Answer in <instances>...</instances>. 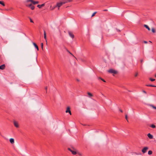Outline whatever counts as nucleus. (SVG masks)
<instances>
[{
  "label": "nucleus",
  "instance_id": "1",
  "mask_svg": "<svg viewBox=\"0 0 156 156\" xmlns=\"http://www.w3.org/2000/svg\"><path fill=\"white\" fill-rule=\"evenodd\" d=\"M108 72L109 73H113L115 74H116L118 73V72L117 71L113 69H109L108 70Z\"/></svg>",
  "mask_w": 156,
  "mask_h": 156
},
{
  "label": "nucleus",
  "instance_id": "2",
  "mask_svg": "<svg viewBox=\"0 0 156 156\" xmlns=\"http://www.w3.org/2000/svg\"><path fill=\"white\" fill-rule=\"evenodd\" d=\"M68 149L69 151L71 152L72 154L73 155H75L77 154L76 151L73 150H75V149L73 148H72V149L70 148H68Z\"/></svg>",
  "mask_w": 156,
  "mask_h": 156
},
{
  "label": "nucleus",
  "instance_id": "3",
  "mask_svg": "<svg viewBox=\"0 0 156 156\" xmlns=\"http://www.w3.org/2000/svg\"><path fill=\"white\" fill-rule=\"evenodd\" d=\"M64 4L63 1L57 3L56 5V7H58V9H59V8L63 4Z\"/></svg>",
  "mask_w": 156,
  "mask_h": 156
},
{
  "label": "nucleus",
  "instance_id": "4",
  "mask_svg": "<svg viewBox=\"0 0 156 156\" xmlns=\"http://www.w3.org/2000/svg\"><path fill=\"white\" fill-rule=\"evenodd\" d=\"M31 2L33 4L35 5L36 4H38L39 3V2L38 1H33V0H27L26 1V3L29 2Z\"/></svg>",
  "mask_w": 156,
  "mask_h": 156
},
{
  "label": "nucleus",
  "instance_id": "5",
  "mask_svg": "<svg viewBox=\"0 0 156 156\" xmlns=\"http://www.w3.org/2000/svg\"><path fill=\"white\" fill-rule=\"evenodd\" d=\"M148 148L147 147H144L142 150V151L143 153H145L147 150H148Z\"/></svg>",
  "mask_w": 156,
  "mask_h": 156
},
{
  "label": "nucleus",
  "instance_id": "6",
  "mask_svg": "<svg viewBox=\"0 0 156 156\" xmlns=\"http://www.w3.org/2000/svg\"><path fill=\"white\" fill-rule=\"evenodd\" d=\"M66 113H69L70 115H71V111L70 110V108L69 107H68L67 108L66 110Z\"/></svg>",
  "mask_w": 156,
  "mask_h": 156
},
{
  "label": "nucleus",
  "instance_id": "7",
  "mask_svg": "<svg viewBox=\"0 0 156 156\" xmlns=\"http://www.w3.org/2000/svg\"><path fill=\"white\" fill-rule=\"evenodd\" d=\"M13 123H14V126L18 128L19 127V124L17 122H16L15 121H13Z\"/></svg>",
  "mask_w": 156,
  "mask_h": 156
},
{
  "label": "nucleus",
  "instance_id": "8",
  "mask_svg": "<svg viewBox=\"0 0 156 156\" xmlns=\"http://www.w3.org/2000/svg\"><path fill=\"white\" fill-rule=\"evenodd\" d=\"M68 33H69V36L71 37L73 39L74 38V36L72 32L69 31H68Z\"/></svg>",
  "mask_w": 156,
  "mask_h": 156
},
{
  "label": "nucleus",
  "instance_id": "9",
  "mask_svg": "<svg viewBox=\"0 0 156 156\" xmlns=\"http://www.w3.org/2000/svg\"><path fill=\"white\" fill-rule=\"evenodd\" d=\"M5 64H3L0 66V69L3 70L5 68Z\"/></svg>",
  "mask_w": 156,
  "mask_h": 156
},
{
  "label": "nucleus",
  "instance_id": "10",
  "mask_svg": "<svg viewBox=\"0 0 156 156\" xmlns=\"http://www.w3.org/2000/svg\"><path fill=\"white\" fill-rule=\"evenodd\" d=\"M72 1L73 0H64L63 1L65 4L68 2H72Z\"/></svg>",
  "mask_w": 156,
  "mask_h": 156
},
{
  "label": "nucleus",
  "instance_id": "11",
  "mask_svg": "<svg viewBox=\"0 0 156 156\" xmlns=\"http://www.w3.org/2000/svg\"><path fill=\"white\" fill-rule=\"evenodd\" d=\"M45 4L44 3L41 5H37V7L39 9L41 8L42 7H43L45 6Z\"/></svg>",
  "mask_w": 156,
  "mask_h": 156
},
{
  "label": "nucleus",
  "instance_id": "12",
  "mask_svg": "<svg viewBox=\"0 0 156 156\" xmlns=\"http://www.w3.org/2000/svg\"><path fill=\"white\" fill-rule=\"evenodd\" d=\"M147 135L148 137L150 139H152L153 138V136L150 133H148Z\"/></svg>",
  "mask_w": 156,
  "mask_h": 156
},
{
  "label": "nucleus",
  "instance_id": "13",
  "mask_svg": "<svg viewBox=\"0 0 156 156\" xmlns=\"http://www.w3.org/2000/svg\"><path fill=\"white\" fill-rule=\"evenodd\" d=\"M33 44L34 45V46L37 49V50L38 51L39 50L38 47V46L37 45V44L34 42L33 43Z\"/></svg>",
  "mask_w": 156,
  "mask_h": 156
},
{
  "label": "nucleus",
  "instance_id": "14",
  "mask_svg": "<svg viewBox=\"0 0 156 156\" xmlns=\"http://www.w3.org/2000/svg\"><path fill=\"white\" fill-rule=\"evenodd\" d=\"M56 7V5L53 6V7H52L51 6H50V10H54L55 9Z\"/></svg>",
  "mask_w": 156,
  "mask_h": 156
},
{
  "label": "nucleus",
  "instance_id": "15",
  "mask_svg": "<svg viewBox=\"0 0 156 156\" xmlns=\"http://www.w3.org/2000/svg\"><path fill=\"white\" fill-rule=\"evenodd\" d=\"M10 143L12 144H13L14 143V140L13 138H11L9 140Z\"/></svg>",
  "mask_w": 156,
  "mask_h": 156
},
{
  "label": "nucleus",
  "instance_id": "16",
  "mask_svg": "<svg viewBox=\"0 0 156 156\" xmlns=\"http://www.w3.org/2000/svg\"><path fill=\"white\" fill-rule=\"evenodd\" d=\"M65 49L69 53L70 55H72L73 57H74L75 58V57L74 56L71 52H70L68 49H67L66 48V47H65Z\"/></svg>",
  "mask_w": 156,
  "mask_h": 156
},
{
  "label": "nucleus",
  "instance_id": "17",
  "mask_svg": "<svg viewBox=\"0 0 156 156\" xmlns=\"http://www.w3.org/2000/svg\"><path fill=\"white\" fill-rule=\"evenodd\" d=\"M144 26L146 29H147L148 30L150 31V28L147 25L144 24Z\"/></svg>",
  "mask_w": 156,
  "mask_h": 156
},
{
  "label": "nucleus",
  "instance_id": "18",
  "mask_svg": "<svg viewBox=\"0 0 156 156\" xmlns=\"http://www.w3.org/2000/svg\"><path fill=\"white\" fill-rule=\"evenodd\" d=\"M146 86L147 87H156V86L153 85H151V84H146Z\"/></svg>",
  "mask_w": 156,
  "mask_h": 156
},
{
  "label": "nucleus",
  "instance_id": "19",
  "mask_svg": "<svg viewBox=\"0 0 156 156\" xmlns=\"http://www.w3.org/2000/svg\"><path fill=\"white\" fill-rule=\"evenodd\" d=\"M44 38L46 41V34L45 31H44Z\"/></svg>",
  "mask_w": 156,
  "mask_h": 156
},
{
  "label": "nucleus",
  "instance_id": "20",
  "mask_svg": "<svg viewBox=\"0 0 156 156\" xmlns=\"http://www.w3.org/2000/svg\"><path fill=\"white\" fill-rule=\"evenodd\" d=\"M0 4L2 5L3 6H5V4L4 2L2 1H0Z\"/></svg>",
  "mask_w": 156,
  "mask_h": 156
},
{
  "label": "nucleus",
  "instance_id": "21",
  "mask_svg": "<svg viewBox=\"0 0 156 156\" xmlns=\"http://www.w3.org/2000/svg\"><path fill=\"white\" fill-rule=\"evenodd\" d=\"M26 5L27 7H28L30 8V7H31L32 5V4H30L29 5H28V4H27V3H26Z\"/></svg>",
  "mask_w": 156,
  "mask_h": 156
},
{
  "label": "nucleus",
  "instance_id": "22",
  "mask_svg": "<svg viewBox=\"0 0 156 156\" xmlns=\"http://www.w3.org/2000/svg\"><path fill=\"white\" fill-rule=\"evenodd\" d=\"M87 94L90 97H92L93 96L92 94L90 92H88Z\"/></svg>",
  "mask_w": 156,
  "mask_h": 156
},
{
  "label": "nucleus",
  "instance_id": "23",
  "mask_svg": "<svg viewBox=\"0 0 156 156\" xmlns=\"http://www.w3.org/2000/svg\"><path fill=\"white\" fill-rule=\"evenodd\" d=\"M98 79H101V80H102L104 82H106L105 81L104 79H102V78H101V77H99L98 78Z\"/></svg>",
  "mask_w": 156,
  "mask_h": 156
},
{
  "label": "nucleus",
  "instance_id": "24",
  "mask_svg": "<svg viewBox=\"0 0 156 156\" xmlns=\"http://www.w3.org/2000/svg\"><path fill=\"white\" fill-rule=\"evenodd\" d=\"M150 127L153 128H155L156 126H155L154 124H152L151 125Z\"/></svg>",
  "mask_w": 156,
  "mask_h": 156
},
{
  "label": "nucleus",
  "instance_id": "25",
  "mask_svg": "<svg viewBox=\"0 0 156 156\" xmlns=\"http://www.w3.org/2000/svg\"><path fill=\"white\" fill-rule=\"evenodd\" d=\"M152 152L151 151H148V154L149 155H151V154H152Z\"/></svg>",
  "mask_w": 156,
  "mask_h": 156
},
{
  "label": "nucleus",
  "instance_id": "26",
  "mask_svg": "<svg viewBox=\"0 0 156 156\" xmlns=\"http://www.w3.org/2000/svg\"><path fill=\"white\" fill-rule=\"evenodd\" d=\"M30 8L32 10H33L34 9L35 7L34 6L32 5L31 7H30Z\"/></svg>",
  "mask_w": 156,
  "mask_h": 156
},
{
  "label": "nucleus",
  "instance_id": "27",
  "mask_svg": "<svg viewBox=\"0 0 156 156\" xmlns=\"http://www.w3.org/2000/svg\"><path fill=\"white\" fill-rule=\"evenodd\" d=\"M149 80H150L151 81H154L155 80V79L150 78L149 79Z\"/></svg>",
  "mask_w": 156,
  "mask_h": 156
},
{
  "label": "nucleus",
  "instance_id": "28",
  "mask_svg": "<svg viewBox=\"0 0 156 156\" xmlns=\"http://www.w3.org/2000/svg\"><path fill=\"white\" fill-rule=\"evenodd\" d=\"M96 13H97V12H94V13L92 14V16H91V17H93V16H94L95 15V14H96Z\"/></svg>",
  "mask_w": 156,
  "mask_h": 156
},
{
  "label": "nucleus",
  "instance_id": "29",
  "mask_svg": "<svg viewBox=\"0 0 156 156\" xmlns=\"http://www.w3.org/2000/svg\"><path fill=\"white\" fill-rule=\"evenodd\" d=\"M152 32L153 33H155V30L154 29V28H152Z\"/></svg>",
  "mask_w": 156,
  "mask_h": 156
},
{
  "label": "nucleus",
  "instance_id": "30",
  "mask_svg": "<svg viewBox=\"0 0 156 156\" xmlns=\"http://www.w3.org/2000/svg\"><path fill=\"white\" fill-rule=\"evenodd\" d=\"M29 18L30 20V22L31 23H34V22H33V20H32V19L30 17H29Z\"/></svg>",
  "mask_w": 156,
  "mask_h": 156
},
{
  "label": "nucleus",
  "instance_id": "31",
  "mask_svg": "<svg viewBox=\"0 0 156 156\" xmlns=\"http://www.w3.org/2000/svg\"><path fill=\"white\" fill-rule=\"evenodd\" d=\"M125 119L127 120V122H128V119L127 115H125Z\"/></svg>",
  "mask_w": 156,
  "mask_h": 156
},
{
  "label": "nucleus",
  "instance_id": "32",
  "mask_svg": "<svg viewBox=\"0 0 156 156\" xmlns=\"http://www.w3.org/2000/svg\"><path fill=\"white\" fill-rule=\"evenodd\" d=\"M41 48L43 50V43H41Z\"/></svg>",
  "mask_w": 156,
  "mask_h": 156
},
{
  "label": "nucleus",
  "instance_id": "33",
  "mask_svg": "<svg viewBox=\"0 0 156 156\" xmlns=\"http://www.w3.org/2000/svg\"><path fill=\"white\" fill-rule=\"evenodd\" d=\"M137 75H138V73H136L135 74V77H136V76H137Z\"/></svg>",
  "mask_w": 156,
  "mask_h": 156
},
{
  "label": "nucleus",
  "instance_id": "34",
  "mask_svg": "<svg viewBox=\"0 0 156 156\" xmlns=\"http://www.w3.org/2000/svg\"><path fill=\"white\" fill-rule=\"evenodd\" d=\"M45 90H46V93H47V87H46L45 88Z\"/></svg>",
  "mask_w": 156,
  "mask_h": 156
},
{
  "label": "nucleus",
  "instance_id": "35",
  "mask_svg": "<svg viewBox=\"0 0 156 156\" xmlns=\"http://www.w3.org/2000/svg\"><path fill=\"white\" fill-rule=\"evenodd\" d=\"M143 92H144V93L145 94H146L147 93L144 90H143Z\"/></svg>",
  "mask_w": 156,
  "mask_h": 156
},
{
  "label": "nucleus",
  "instance_id": "36",
  "mask_svg": "<svg viewBox=\"0 0 156 156\" xmlns=\"http://www.w3.org/2000/svg\"><path fill=\"white\" fill-rule=\"evenodd\" d=\"M79 155L81 156L82 155V154L81 153H77Z\"/></svg>",
  "mask_w": 156,
  "mask_h": 156
},
{
  "label": "nucleus",
  "instance_id": "37",
  "mask_svg": "<svg viewBox=\"0 0 156 156\" xmlns=\"http://www.w3.org/2000/svg\"><path fill=\"white\" fill-rule=\"evenodd\" d=\"M108 11V9H105L103 10V11Z\"/></svg>",
  "mask_w": 156,
  "mask_h": 156
},
{
  "label": "nucleus",
  "instance_id": "38",
  "mask_svg": "<svg viewBox=\"0 0 156 156\" xmlns=\"http://www.w3.org/2000/svg\"><path fill=\"white\" fill-rule=\"evenodd\" d=\"M144 43H145V44H147V41H144Z\"/></svg>",
  "mask_w": 156,
  "mask_h": 156
},
{
  "label": "nucleus",
  "instance_id": "39",
  "mask_svg": "<svg viewBox=\"0 0 156 156\" xmlns=\"http://www.w3.org/2000/svg\"><path fill=\"white\" fill-rule=\"evenodd\" d=\"M153 108H154V109H156V107L153 106Z\"/></svg>",
  "mask_w": 156,
  "mask_h": 156
},
{
  "label": "nucleus",
  "instance_id": "40",
  "mask_svg": "<svg viewBox=\"0 0 156 156\" xmlns=\"http://www.w3.org/2000/svg\"><path fill=\"white\" fill-rule=\"evenodd\" d=\"M117 30L118 32H120V30L119 29H117Z\"/></svg>",
  "mask_w": 156,
  "mask_h": 156
},
{
  "label": "nucleus",
  "instance_id": "41",
  "mask_svg": "<svg viewBox=\"0 0 156 156\" xmlns=\"http://www.w3.org/2000/svg\"><path fill=\"white\" fill-rule=\"evenodd\" d=\"M119 111L121 112H122L123 111H122V110L121 109H119Z\"/></svg>",
  "mask_w": 156,
  "mask_h": 156
},
{
  "label": "nucleus",
  "instance_id": "42",
  "mask_svg": "<svg viewBox=\"0 0 156 156\" xmlns=\"http://www.w3.org/2000/svg\"><path fill=\"white\" fill-rule=\"evenodd\" d=\"M76 80H77V81H78V82H79V81H80V80H79V79H76Z\"/></svg>",
  "mask_w": 156,
  "mask_h": 156
},
{
  "label": "nucleus",
  "instance_id": "43",
  "mask_svg": "<svg viewBox=\"0 0 156 156\" xmlns=\"http://www.w3.org/2000/svg\"><path fill=\"white\" fill-rule=\"evenodd\" d=\"M143 62V60H141V62Z\"/></svg>",
  "mask_w": 156,
  "mask_h": 156
},
{
  "label": "nucleus",
  "instance_id": "44",
  "mask_svg": "<svg viewBox=\"0 0 156 156\" xmlns=\"http://www.w3.org/2000/svg\"><path fill=\"white\" fill-rule=\"evenodd\" d=\"M155 77H156V74L155 75Z\"/></svg>",
  "mask_w": 156,
  "mask_h": 156
}]
</instances>
